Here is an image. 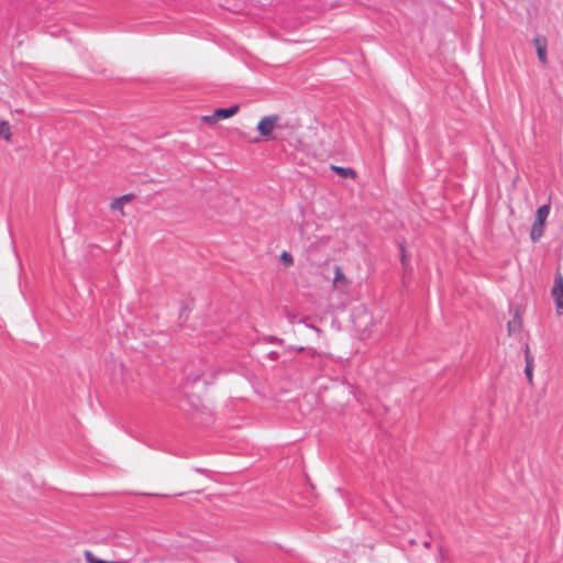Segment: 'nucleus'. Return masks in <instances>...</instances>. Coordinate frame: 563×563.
<instances>
[{
  "mask_svg": "<svg viewBox=\"0 0 563 563\" xmlns=\"http://www.w3.org/2000/svg\"><path fill=\"white\" fill-rule=\"evenodd\" d=\"M534 45H536V48H537V54H538V57L540 59V62L545 65L547 62H548V58H547V41L544 37H541V36H538L534 38L533 41Z\"/></svg>",
  "mask_w": 563,
  "mask_h": 563,
  "instance_id": "20e7f679",
  "label": "nucleus"
},
{
  "mask_svg": "<svg viewBox=\"0 0 563 563\" xmlns=\"http://www.w3.org/2000/svg\"><path fill=\"white\" fill-rule=\"evenodd\" d=\"M400 251H401V262L405 265L407 262V256H406L404 246H400Z\"/></svg>",
  "mask_w": 563,
  "mask_h": 563,
  "instance_id": "4468645a",
  "label": "nucleus"
},
{
  "mask_svg": "<svg viewBox=\"0 0 563 563\" xmlns=\"http://www.w3.org/2000/svg\"><path fill=\"white\" fill-rule=\"evenodd\" d=\"M552 296L558 309H563V276L556 274Z\"/></svg>",
  "mask_w": 563,
  "mask_h": 563,
  "instance_id": "7ed1b4c3",
  "label": "nucleus"
},
{
  "mask_svg": "<svg viewBox=\"0 0 563 563\" xmlns=\"http://www.w3.org/2000/svg\"><path fill=\"white\" fill-rule=\"evenodd\" d=\"M424 547H426V548H429V547H430V542L426 541V542H424Z\"/></svg>",
  "mask_w": 563,
  "mask_h": 563,
  "instance_id": "2eb2a0df",
  "label": "nucleus"
},
{
  "mask_svg": "<svg viewBox=\"0 0 563 563\" xmlns=\"http://www.w3.org/2000/svg\"><path fill=\"white\" fill-rule=\"evenodd\" d=\"M550 203H544L540 206L536 212V219L545 222L550 214Z\"/></svg>",
  "mask_w": 563,
  "mask_h": 563,
  "instance_id": "9d476101",
  "label": "nucleus"
},
{
  "mask_svg": "<svg viewBox=\"0 0 563 563\" xmlns=\"http://www.w3.org/2000/svg\"><path fill=\"white\" fill-rule=\"evenodd\" d=\"M508 333L509 335H512L514 333L520 331L521 328V319L519 314L516 312L512 320H510L507 324Z\"/></svg>",
  "mask_w": 563,
  "mask_h": 563,
  "instance_id": "6e6552de",
  "label": "nucleus"
},
{
  "mask_svg": "<svg viewBox=\"0 0 563 563\" xmlns=\"http://www.w3.org/2000/svg\"><path fill=\"white\" fill-rule=\"evenodd\" d=\"M111 563H125V562H114V561H113V562H111Z\"/></svg>",
  "mask_w": 563,
  "mask_h": 563,
  "instance_id": "dca6fc26",
  "label": "nucleus"
},
{
  "mask_svg": "<svg viewBox=\"0 0 563 563\" xmlns=\"http://www.w3.org/2000/svg\"><path fill=\"white\" fill-rule=\"evenodd\" d=\"M544 224H545V222H543V221H540L537 219L534 220V223L532 224L531 230H530V239L533 242H537L542 238V235L544 233Z\"/></svg>",
  "mask_w": 563,
  "mask_h": 563,
  "instance_id": "423d86ee",
  "label": "nucleus"
},
{
  "mask_svg": "<svg viewBox=\"0 0 563 563\" xmlns=\"http://www.w3.org/2000/svg\"><path fill=\"white\" fill-rule=\"evenodd\" d=\"M130 199H131L130 195H124L120 198H117L115 200L112 201L111 208L113 210L122 211L124 203H126Z\"/></svg>",
  "mask_w": 563,
  "mask_h": 563,
  "instance_id": "f8f14e48",
  "label": "nucleus"
},
{
  "mask_svg": "<svg viewBox=\"0 0 563 563\" xmlns=\"http://www.w3.org/2000/svg\"><path fill=\"white\" fill-rule=\"evenodd\" d=\"M525 360H526V367H525V374L529 380V383H532L533 380V364L534 358L530 353L529 346H526V353H525Z\"/></svg>",
  "mask_w": 563,
  "mask_h": 563,
  "instance_id": "39448f33",
  "label": "nucleus"
},
{
  "mask_svg": "<svg viewBox=\"0 0 563 563\" xmlns=\"http://www.w3.org/2000/svg\"><path fill=\"white\" fill-rule=\"evenodd\" d=\"M287 124L283 123L278 115L274 114L262 118L257 124V131L267 140H278V132L284 130Z\"/></svg>",
  "mask_w": 563,
  "mask_h": 563,
  "instance_id": "f257e3e1",
  "label": "nucleus"
},
{
  "mask_svg": "<svg viewBox=\"0 0 563 563\" xmlns=\"http://www.w3.org/2000/svg\"><path fill=\"white\" fill-rule=\"evenodd\" d=\"M331 168L341 177L354 178L356 176L355 170L350 167L332 166Z\"/></svg>",
  "mask_w": 563,
  "mask_h": 563,
  "instance_id": "1a4fd4ad",
  "label": "nucleus"
},
{
  "mask_svg": "<svg viewBox=\"0 0 563 563\" xmlns=\"http://www.w3.org/2000/svg\"><path fill=\"white\" fill-rule=\"evenodd\" d=\"M11 126L8 121H0V137H3L5 141L11 142Z\"/></svg>",
  "mask_w": 563,
  "mask_h": 563,
  "instance_id": "9b49d317",
  "label": "nucleus"
},
{
  "mask_svg": "<svg viewBox=\"0 0 563 563\" xmlns=\"http://www.w3.org/2000/svg\"><path fill=\"white\" fill-rule=\"evenodd\" d=\"M239 111V106L233 104L229 108H219L217 109L212 115H206L203 117L205 122H216L219 119H228L233 117Z\"/></svg>",
  "mask_w": 563,
  "mask_h": 563,
  "instance_id": "f03ea898",
  "label": "nucleus"
},
{
  "mask_svg": "<svg viewBox=\"0 0 563 563\" xmlns=\"http://www.w3.org/2000/svg\"><path fill=\"white\" fill-rule=\"evenodd\" d=\"M333 285H334V287H341V285H343V286L347 285V279H346L345 275L343 274V271L340 266H335Z\"/></svg>",
  "mask_w": 563,
  "mask_h": 563,
  "instance_id": "0eeeda50",
  "label": "nucleus"
},
{
  "mask_svg": "<svg viewBox=\"0 0 563 563\" xmlns=\"http://www.w3.org/2000/svg\"><path fill=\"white\" fill-rule=\"evenodd\" d=\"M280 261L283 262V264L285 266H291L292 263H294V260H292V256L291 254H289L288 252L284 251L282 254H280Z\"/></svg>",
  "mask_w": 563,
  "mask_h": 563,
  "instance_id": "ddd939ff",
  "label": "nucleus"
}]
</instances>
